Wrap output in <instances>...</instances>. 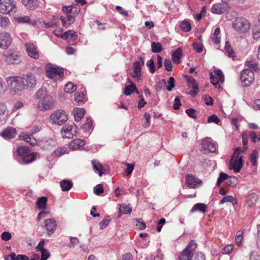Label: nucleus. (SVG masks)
Here are the masks:
<instances>
[{"label": "nucleus", "instance_id": "nucleus-1", "mask_svg": "<svg viewBox=\"0 0 260 260\" xmlns=\"http://www.w3.org/2000/svg\"><path fill=\"white\" fill-rule=\"evenodd\" d=\"M36 97L40 100L38 107L41 110H49L53 108L54 100L51 96L48 94L45 89H39L36 93Z\"/></svg>", "mask_w": 260, "mask_h": 260}, {"label": "nucleus", "instance_id": "nucleus-2", "mask_svg": "<svg viewBox=\"0 0 260 260\" xmlns=\"http://www.w3.org/2000/svg\"><path fill=\"white\" fill-rule=\"evenodd\" d=\"M19 157L18 161L21 164H27L34 161L37 155V152H31L25 146H19L16 150Z\"/></svg>", "mask_w": 260, "mask_h": 260}, {"label": "nucleus", "instance_id": "nucleus-3", "mask_svg": "<svg viewBox=\"0 0 260 260\" xmlns=\"http://www.w3.org/2000/svg\"><path fill=\"white\" fill-rule=\"evenodd\" d=\"M5 80L12 94L19 95L24 89L20 76H9L6 78Z\"/></svg>", "mask_w": 260, "mask_h": 260}, {"label": "nucleus", "instance_id": "nucleus-4", "mask_svg": "<svg viewBox=\"0 0 260 260\" xmlns=\"http://www.w3.org/2000/svg\"><path fill=\"white\" fill-rule=\"evenodd\" d=\"M244 152L241 147H237L230 160V169H233L235 172H239L243 167V161L242 153Z\"/></svg>", "mask_w": 260, "mask_h": 260}, {"label": "nucleus", "instance_id": "nucleus-5", "mask_svg": "<svg viewBox=\"0 0 260 260\" xmlns=\"http://www.w3.org/2000/svg\"><path fill=\"white\" fill-rule=\"evenodd\" d=\"M197 247L196 242L194 240H191L186 247L180 253L178 257V260H191Z\"/></svg>", "mask_w": 260, "mask_h": 260}, {"label": "nucleus", "instance_id": "nucleus-6", "mask_svg": "<svg viewBox=\"0 0 260 260\" xmlns=\"http://www.w3.org/2000/svg\"><path fill=\"white\" fill-rule=\"evenodd\" d=\"M45 69L46 76L49 78L55 80L63 75L62 69L55 65L48 63L46 66Z\"/></svg>", "mask_w": 260, "mask_h": 260}, {"label": "nucleus", "instance_id": "nucleus-7", "mask_svg": "<svg viewBox=\"0 0 260 260\" xmlns=\"http://www.w3.org/2000/svg\"><path fill=\"white\" fill-rule=\"evenodd\" d=\"M68 120V116L62 110H58L52 114L49 118V121L52 124L62 125Z\"/></svg>", "mask_w": 260, "mask_h": 260}, {"label": "nucleus", "instance_id": "nucleus-8", "mask_svg": "<svg viewBox=\"0 0 260 260\" xmlns=\"http://www.w3.org/2000/svg\"><path fill=\"white\" fill-rule=\"evenodd\" d=\"M21 77L24 89L31 90L35 88L37 84V78L35 74L29 73Z\"/></svg>", "mask_w": 260, "mask_h": 260}, {"label": "nucleus", "instance_id": "nucleus-9", "mask_svg": "<svg viewBox=\"0 0 260 260\" xmlns=\"http://www.w3.org/2000/svg\"><path fill=\"white\" fill-rule=\"evenodd\" d=\"M5 61L8 64H19L22 60V56L18 52L9 50L3 54Z\"/></svg>", "mask_w": 260, "mask_h": 260}, {"label": "nucleus", "instance_id": "nucleus-10", "mask_svg": "<svg viewBox=\"0 0 260 260\" xmlns=\"http://www.w3.org/2000/svg\"><path fill=\"white\" fill-rule=\"evenodd\" d=\"M250 26L248 21L242 17H237L233 22V28L239 32H246Z\"/></svg>", "mask_w": 260, "mask_h": 260}, {"label": "nucleus", "instance_id": "nucleus-11", "mask_svg": "<svg viewBox=\"0 0 260 260\" xmlns=\"http://www.w3.org/2000/svg\"><path fill=\"white\" fill-rule=\"evenodd\" d=\"M240 80L244 87L249 86L254 80V73L249 69H245L241 71Z\"/></svg>", "mask_w": 260, "mask_h": 260}, {"label": "nucleus", "instance_id": "nucleus-12", "mask_svg": "<svg viewBox=\"0 0 260 260\" xmlns=\"http://www.w3.org/2000/svg\"><path fill=\"white\" fill-rule=\"evenodd\" d=\"M16 11V6L14 0H0V13H13Z\"/></svg>", "mask_w": 260, "mask_h": 260}, {"label": "nucleus", "instance_id": "nucleus-13", "mask_svg": "<svg viewBox=\"0 0 260 260\" xmlns=\"http://www.w3.org/2000/svg\"><path fill=\"white\" fill-rule=\"evenodd\" d=\"M201 145L205 153H214L216 151V144L210 138H206L203 140Z\"/></svg>", "mask_w": 260, "mask_h": 260}, {"label": "nucleus", "instance_id": "nucleus-14", "mask_svg": "<svg viewBox=\"0 0 260 260\" xmlns=\"http://www.w3.org/2000/svg\"><path fill=\"white\" fill-rule=\"evenodd\" d=\"M139 61H135L133 64L132 76L133 78L139 80L141 76V66L144 64V60L142 57L139 58Z\"/></svg>", "mask_w": 260, "mask_h": 260}, {"label": "nucleus", "instance_id": "nucleus-15", "mask_svg": "<svg viewBox=\"0 0 260 260\" xmlns=\"http://www.w3.org/2000/svg\"><path fill=\"white\" fill-rule=\"evenodd\" d=\"M77 128V126L74 124L68 125L61 129V133L63 137L71 139L76 136Z\"/></svg>", "mask_w": 260, "mask_h": 260}, {"label": "nucleus", "instance_id": "nucleus-16", "mask_svg": "<svg viewBox=\"0 0 260 260\" xmlns=\"http://www.w3.org/2000/svg\"><path fill=\"white\" fill-rule=\"evenodd\" d=\"M11 35L7 32L0 33V48L6 49L8 48L12 43Z\"/></svg>", "mask_w": 260, "mask_h": 260}, {"label": "nucleus", "instance_id": "nucleus-17", "mask_svg": "<svg viewBox=\"0 0 260 260\" xmlns=\"http://www.w3.org/2000/svg\"><path fill=\"white\" fill-rule=\"evenodd\" d=\"M45 228L48 236H51L56 229V222L54 219L48 218L44 220Z\"/></svg>", "mask_w": 260, "mask_h": 260}, {"label": "nucleus", "instance_id": "nucleus-18", "mask_svg": "<svg viewBox=\"0 0 260 260\" xmlns=\"http://www.w3.org/2000/svg\"><path fill=\"white\" fill-rule=\"evenodd\" d=\"M185 180L188 187L190 188H197L202 183L201 180L196 178L192 175H187L186 176Z\"/></svg>", "mask_w": 260, "mask_h": 260}, {"label": "nucleus", "instance_id": "nucleus-19", "mask_svg": "<svg viewBox=\"0 0 260 260\" xmlns=\"http://www.w3.org/2000/svg\"><path fill=\"white\" fill-rule=\"evenodd\" d=\"M28 55L35 59L39 57V53L35 45L33 43H27L25 45Z\"/></svg>", "mask_w": 260, "mask_h": 260}, {"label": "nucleus", "instance_id": "nucleus-20", "mask_svg": "<svg viewBox=\"0 0 260 260\" xmlns=\"http://www.w3.org/2000/svg\"><path fill=\"white\" fill-rule=\"evenodd\" d=\"M228 4L221 3L215 4L211 8V11L216 14H221L225 12L228 9Z\"/></svg>", "mask_w": 260, "mask_h": 260}, {"label": "nucleus", "instance_id": "nucleus-21", "mask_svg": "<svg viewBox=\"0 0 260 260\" xmlns=\"http://www.w3.org/2000/svg\"><path fill=\"white\" fill-rule=\"evenodd\" d=\"M85 144L84 139H76L72 140L69 144V147L71 150H76L80 148Z\"/></svg>", "mask_w": 260, "mask_h": 260}, {"label": "nucleus", "instance_id": "nucleus-22", "mask_svg": "<svg viewBox=\"0 0 260 260\" xmlns=\"http://www.w3.org/2000/svg\"><path fill=\"white\" fill-rule=\"evenodd\" d=\"M17 134L16 129L12 127H9L1 133L3 136L6 139H10L14 138Z\"/></svg>", "mask_w": 260, "mask_h": 260}, {"label": "nucleus", "instance_id": "nucleus-23", "mask_svg": "<svg viewBox=\"0 0 260 260\" xmlns=\"http://www.w3.org/2000/svg\"><path fill=\"white\" fill-rule=\"evenodd\" d=\"M61 37L63 39L67 40L69 42H72L76 40L77 35L75 31L70 30L63 33Z\"/></svg>", "mask_w": 260, "mask_h": 260}, {"label": "nucleus", "instance_id": "nucleus-24", "mask_svg": "<svg viewBox=\"0 0 260 260\" xmlns=\"http://www.w3.org/2000/svg\"><path fill=\"white\" fill-rule=\"evenodd\" d=\"M74 118L76 121L78 122L81 120L85 113V110L83 108H75L73 111Z\"/></svg>", "mask_w": 260, "mask_h": 260}, {"label": "nucleus", "instance_id": "nucleus-25", "mask_svg": "<svg viewBox=\"0 0 260 260\" xmlns=\"http://www.w3.org/2000/svg\"><path fill=\"white\" fill-rule=\"evenodd\" d=\"M127 81L128 82L131 83L129 85L125 86L124 93L126 95H129L131 94L135 91L138 93V90H137L136 85L132 83V82L129 79H127Z\"/></svg>", "mask_w": 260, "mask_h": 260}, {"label": "nucleus", "instance_id": "nucleus-26", "mask_svg": "<svg viewBox=\"0 0 260 260\" xmlns=\"http://www.w3.org/2000/svg\"><path fill=\"white\" fill-rule=\"evenodd\" d=\"M182 55V50L181 48H177L174 52L172 53V57L174 62L179 64L180 62V59Z\"/></svg>", "mask_w": 260, "mask_h": 260}, {"label": "nucleus", "instance_id": "nucleus-27", "mask_svg": "<svg viewBox=\"0 0 260 260\" xmlns=\"http://www.w3.org/2000/svg\"><path fill=\"white\" fill-rule=\"evenodd\" d=\"M207 206L203 203H197L193 205L190 210L191 213H193L196 211H200L201 213H205L206 212Z\"/></svg>", "mask_w": 260, "mask_h": 260}, {"label": "nucleus", "instance_id": "nucleus-28", "mask_svg": "<svg viewBox=\"0 0 260 260\" xmlns=\"http://www.w3.org/2000/svg\"><path fill=\"white\" fill-rule=\"evenodd\" d=\"M60 186L62 191H69L73 186V183L71 180L64 179L60 182Z\"/></svg>", "mask_w": 260, "mask_h": 260}, {"label": "nucleus", "instance_id": "nucleus-29", "mask_svg": "<svg viewBox=\"0 0 260 260\" xmlns=\"http://www.w3.org/2000/svg\"><path fill=\"white\" fill-rule=\"evenodd\" d=\"M220 29L219 27H216L214 30L213 34L211 37V41L216 44H218L220 42Z\"/></svg>", "mask_w": 260, "mask_h": 260}, {"label": "nucleus", "instance_id": "nucleus-30", "mask_svg": "<svg viewBox=\"0 0 260 260\" xmlns=\"http://www.w3.org/2000/svg\"><path fill=\"white\" fill-rule=\"evenodd\" d=\"M258 200V196L254 192L249 194L246 198L247 203L249 207L254 205Z\"/></svg>", "mask_w": 260, "mask_h": 260}, {"label": "nucleus", "instance_id": "nucleus-31", "mask_svg": "<svg viewBox=\"0 0 260 260\" xmlns=\"http://www.w3.org/2000/svg\"><path fill=\"white\" fill-rule=\"evenodd\" d=\"M22 3L29 9H34L38 5L37 0H22Z\"/></svg>", "mask_w": 260, "mask_h": 260}, {"label": "nucleus", "instance_id": "nucleus-32", "mask_svg": "<svg viewBox=\"0 0 260 260\" xmlns=\"http://www.w3.org/2000/svg\"><path fill=\"white\" fill-rule=\"evenodd\" d=\"M20 139L25 140V141L32 146H35L37 144V141L34 138H31L30 136L26 134H22L19 135Z\"/></svg>", "mask_w": 260, "mask_h": 260}, {"label": "nucleus", "instance_id": "nucleus-33", "mask_svg": "<svg viewBox=\"0 0 260 260\" xmlns=\"http://www.w3.org/2000/svg\"><path fill=\"white\" fill-rule=\"evenodd\" d=\"M8 113L9 111L7 106L3 104H0V122L3 121L7 117Z\"/></svg>", "mask_w": 260, "mask_h": 260}, {"label": "nucleus", "instance_id": "nucleus-34", "mask_svg": "<svg viewBox=\"0 0 260 260\" xmlns=\"http://www.w3.org/2000/svg\"><path fill=\"white\" fill-rule=\"evenodd\" d=\"M93 170L95 172L98 173L100 176H102L103 173L102 172L103 166L98 160L93 159L91 161Z\"/></svg>", "mask_w": 260, "mask_h": 260}, {"label": "nucleus", "instance_id": "nucleus-35", "mask_svg": "<svg viewBox=\"0 0 260 260\" xmlns=\"http://www.w3.org/2000/svg\"><path fill=\"white\" fill-rule=\"evenodd\" d=\"M53 144V140L52 139H48L42 140L39 145L44 149H48Z\"/></svg>", "mask_w": 260, "mask_h": 260}, {"label": "nucleus", "instance_id": "nucleus-36", "mask_svg": "<svg viewBox=\"0 0 260 260\" xmlns=\"http://www.w3.org/2000/svg\"><path fill=\"white\" fill-rule=\"evenodd\" d=\"M47 198L45 197L39 198L36 203L37 207L39 209H44L46 207Z\"/></svg>", "mask_w": 260, "mask_h": 260}, {"label": "nucleus", "instance_id": "nucleus-37", "mask_svg": "<svg viewBox=\"0 0 260 260\" xmlns=\"http://www.w3.org/2000/svg\"><path fill=\"white\" fill-rule=\"evenodd\" d=\"M10 24L9 19L6 16L0 15V26L3 28H6Z\"/></svg>", "mask_w": 260, "mask_h": 260}, {"label": "nucleus", "instance_id": "nucleus-38", "mask_svg": "<svg viewBox=\"0 0 260 260\" xmlns=\"http://www.w3.org/2000/svg\"><path fill=\"white\" fill-rule=\"evenodd\" d=\"M77 89V86L72 82H68L66 84L64 87V91L67 93H73Z\"/></svg>", "mask_w": 260, "mask_h": 260}, {"label": "nucleus", "instance_id": "nucleus-39", "mask_svg": "<svg viewBox=\"0 0 260 260\" xmlns=\"http://www.w3.org/2000/svg\"><path fill=\"white\" fill-rule=\"evenodd\" d=\"M224 49L229 57L234 58L236 56L235 53L233 48L228 42H226Z\"/></svg>", "mask_w": 260, "mask_h": 260}, {"label": "nucleus", "instance_id": "nucleus-40", "mask_svg": "<svg viewBox=\"0 0 260 260\" xmlns=\"http://www.w3.org/2000/svg\"><path fill=\"white\" fill-rule=\"evenodd\" d=\"M61 19L62 25L65 26L72 23L74 21L75 18L71 15H67V16L62 17Z\"/></svg>", "mask_w": 260, "mask_h": 260}, {"label": "nucleus", "instance_id": "nucleus-41", "mask_svg": "<svg viewBox=\"0 0 260 260\" xmlns=\"http://www.w3.org/2000/svg\"><path fill=\"white\" fill-rule=\"evenodd\" d=\"M151 50L154 53H159L162 50V46L160 43L152 42L151 43Z\"/></svg>", "mask_w": 260, "mask_h": 260}, {"label": "nucleus", "instance_id": "nucleus-42", "mask_svg": "<svg viewBox=\"0 0 260 260\" xmlns=\"http://www.w3.org/2000/svg\"><path fill=\"white\" fill-rule=\"evenodd\" d=\"M67 151L66 147H59L55 149L52 153V155L55 157H59L63 155Z\"/></svg>", "mask_w": 260, "mask_h": 260}, {"label": "nucleus", "instance_id": "nucleus-43", "mask_svg": "<svg viewBox=\"0 0 260 260\" xmlns=\"http://www.w3.org/2000/svg\"><path fill=\"white\" fill-rule=\"evenodd\" d=\"M210 76L211 83L215 87V88H219L220 87V81H219L218 78L216 77V76L212 73H210Z\"/></svg>", "mask_w": 260, "mask_h": 260}, {"label": "nucleus", "instance_id": "nucleus-44", "mask_svg": "<svg viewBox=\"0 0 260 260\" xmlns=\"http://www.w3.org/2000/svg\"><path fill=\"white\" fill-rule=\"evenodd\" d=\"M180 28L184 32H189L191 28V24L189 21L184 20L180 23Z\"/></svg>", "mask_w": 260, "mask_h": 260}, {"label": "nucleus", "instance_id": "nucleus-45", "mask_svg": "<svg viewBox=\"0 0 260 260\" xmlns=\"http://www.w3.org/2000/svg\"><path fill=\"white\" fill-rule=\"evenodd\" d=\"M75 101L78 104H82L85 102L84 95L82 92H77L75 94Z\"/></svg>", "mask_w": 260, "mask_h": 260}, {"label": "nucleus", "instance_id": "nucleus-46", "mask_svg": "<svg viewBox=\"0 0 260 260\" xmlns=\"http://www.w3.org/2000/svg\"><path fill=\"white\" fill-rule=\"evenodd\" d=\"M132 208L125 203L120 205L119 212L124 214H129L132 212Z\"/></svg>", "mask_w": 260, "mask_h": 260}, {"label": "nucleus", "instance_id": "nucleus-47", "mask_svg": "<svg viewBox=\"0 0 260 260\" xmlns=\"http://www.w3.org/2000/svg\"><path fill=\"white\" fill-rule=\"evenodd\" d=\"M9 257L11 260H29L26 256L21 254L16 255L14 252L11 253Z\"/></svg>", "mask_w": 260, "mask_h": 260}, {"label": "nucleus", "instance_id": "nucleus-48", "mask_svg": "<svg viewBox=\"0 0 260 260\" xmlns=\"http://www.w3.org/2000/svg\"><path fill=\"white\" fill-rule=\"evenodd\" d=\"M258 157V154L257 151L256 150H253L249 157L252 166H255L257 165V159Z\"/></svg>", "mask_w": 260, "mask_h": 260}, {"label": "nucleus", "instance_id": "nucleus-49", "mask_svg": "<svg viewBox=\"0 0 260 260\" xmlns=\"http://www.w3.org/2000/svg\"><path fill=\"white\" fill-rule=\"evenodd\" d=\"M229 176L228 175L226 174L223 172H221L219 174V177L218 178L216 183V186H219L222 182L224 181L226 182L227 181L228 178H229Z\"/></svg>", "mask_w": 260, "mask_h": 260}, {"label": "nucleus", "instance_id": "nucleus-50", "mask_svg": "<svg viewBox=\"0 0 260 260\" xmlns=\"http://www.w3.org/2000/svg\"><path fill=\"white\" fill-rule=\"evenodd\" d=\"M243 240V233L242 231H238L235 236V241L237 245H240Z\"/></svg>", "mask_w": 260, "mask_h": 260}, {"label": "nucleus", "instance_id": "nucleus-51", "mask_svg": "<svg viewBox=\"0 0 260 260\" xmlns=\"http://www.w3.org/2000/svg\"><path fill=\"white\" fill-rule=\"evenodd\" d=\"M226 183L231 187L235 186L237 184L236 177L233 176H229L226 181Z\"/></svg>", "mask_w": 260, "mask_h": 260}, {"label": "nucleus", "instance_id": "nucleus-52", "mask_svg": "<svg viewBox=\"0 0 260 260\" xmlns=\"http://www.w3.org/2000/svg\"><path fill=\"white\" fill-rule=\"evenodd\" d=\"M111 219L109 216H106L103 220L100 223V228L101 229H104L109 223Z\"/></svg>", "mask_w": 260, "mask_h": 260}, {"label": "nucleus", "instance_id": "nucleus-53", "mask_svg": "<svg viewBox=\"0 0 260 260\" xmlns=\"http://www.w3.org/2000/svg\"><path fill=\"white\" fill-rule=\"evenodd\" d=\"M92 126V121L89 118H87L84 124L81 125V128L84 131L90 129Z\"/></svg>", "mask_w": 260, "mask_h": 260}, {"label": "nucleus", "instance_id": "nucleus-54", "mask_svg": "<svg viewBox=\"0 0 260 260\" xmlns=\"http://www.w3.org/2000/svg\"><path fill=\"white\" fill-rule=\"evenodd\" d=\"M16 20L19 23H31V19L29 16H20L16 18Z\"/></svg>", "mask_w": 260, "mask_h": 260}, {"label": "nucleus", "instance_id": "nucleus-55", "mask_svg": "<svg viewBox=\"0 0 260 260\" xmlns=\"http://www.w3.org/2000/svg\"><path fill=\"white\" fill-rule=\"evenodd\" d=\"M41 252V259L40 260H47L50 256V252L49 251L45 248H42Z\"/></svg>", "mask_w": 260, "mask_h": 260}, {"label": "nucleus", "instance_id": "nucleus-56", "mask_svg": "<svg viewBox=\"0 0 260 260\" xmlns=\"http://www.w3.org/2000/svg\"><path fill=\"white\" fill-rule=\"evenodd\" d=\"M167 83L168 85L167 86V89L169 91L172 90L173 88L175 87V79L173 77L169 78Z\"/></svg>", "mask_w": 260, "mask_h": 260}, {"label": "nucleus", "instance_id": "nucleus-57", "mask_svg": "<svg viewBox=\"0 0 260 260\" xmlns=\"http://www.w3.org/2000/svg\"><path fill=\"white\" fill-rule=\"evenodd\" d=\"M246 64L255 71H258L259 70L257 63L254 61H247L246 62Z\"/></svg>", "mask_w": 260, "mask_h": 260}, {"label": "nucleus", "instance_id": "nucleus-58", "mask_svg": "<svg viewBox=\"0 0 260 260\" xmlns=\"http://www.w3.org/2000/svg\"><path fill=\"white\" fill-rule=\"evenodd\" d=\"M214 73L215 74L214 75L216 76V77H217V78H218V80H219V81H220L221 83H222L224 82V76H223V74L221 70H215L214 71Z\"/></svg>", "mask_w": 260, "mask_h": 260}, {"label": "nucleus", "instance_id": "nucleus-59", "mask_svg": "<svg viewBox=\"0 0 260 260\" xmlns=\"http://www.w3.org/2000/svg\"><path fill=\"white\" fill-rule=\"evenodd\" d=\"M208 123H215L218 124L220 122L219 118L216 115H212L208 118Z\"/></svg>", "mask_w": 260, "mask_h": 260}, {"label": "nucleus", "instance_id": "nucleus-60", "mask_svg": "<svg viewBox=\"0 0 260 260\" xmlns=\"http://www.w3.org/2000/svg\"><path fill=\"white\" fill-rule=\"evenodd\" d=\"M147 66L149 68V71L151 73H153L155 71V68L153 60L151 59L147 62Z\"/></svg>", "mask_w": 260, "mask_h": 260}, {"label": "nucleus", "instance_id": "nucleus-61", "mask_svg": "<svg viewBox=\"0 0 260 260\" xmlns=\"http://www.w3.org/2000/svg\"><path fill=\"white\" fill-rule=\"evenodd\" d=\"M104 192V188L101 184L96 185L94 188V193L99 196Z\"/></svg>", "mask_w": 260, "mask_h": 260}, {"label": "nucleus", "instance_id": "nucleus-62", "mask_svg": "<svg viewBox=\"0 0 260 260\" xmlns=\"http://www.w3.org/2000/svg\"><path fill=\"white\" fill-rule=\"evenodd\" d=\"M234 246L233 245H228L222 249L223 254H230L233 250Z\"/></svg>", "mask_w": 260, "mask_h": 260}, {"label": "nucleus", "instance_id": "nucleus-63", "mask_svg": "<svg viewBox=\"0 0 260 260\" xmlns=\"http://www.w3.org/2000/svg\"><path fill=\"white\" fill-rule=\"evenodd\" d=\"M249 260H260V255L257 252L252 251L249 254Z\"/></svg>", "mask_w": 260, "mask_h": 260}, {"label": "nucleus", "instance_id": "nucleus-64", "mask_svg": "<svg viewBox=\"0 0 260 260\" xmlns=\"http://www.w3.org/2000/svg\"><path fill=\"white\" fill-rule=\"evenodd\" d=\"M253 37L254 39L260 38V28L256 27L253 28Z\"/></svg>", "mask_w": 260, "mask_h": 260}]
</instances>
